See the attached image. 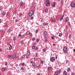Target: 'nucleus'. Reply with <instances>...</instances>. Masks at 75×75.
Returning <instances> with one entry per match:
<instances>
[{"label":"nucleus","instance_id":"nucleus-57","mask_svg":"<svg viewBox=\"0 0 75 75\" xmlns=\"http://www.w3.org/2000/svg\"><path fill=\"white\" fill-rule=\"evenodd\" d=\"M45 42H47V40H45Z\"/></svg>","mask_w":75,"mask_h":75},{"label":"nucleus","instance_id":"nucleus-37","mask_svg":"<svg viewBox=\"0 0 75 75\" xmlns=\"http://www.w3.org/2000/svg\"><path fill=\"white\" fill-rule=\"evenodd\" d=\"M42 51L43 52H45V49H43L42 50Z\"/></svg>","mask_w":75,"mask_h":75},{"label":"nucleus","instance_id":"nucleus-48","mask_svg":"<svg viewBox=\"0 0 75 75\" xmlns=\"http://www.w3.org/2000/svg\"><path fill=\"white\" fill-rule=\"evenodd\" d=\"M74 74H74V73H71V75H74Z\"/></svg>","mask_w":75,"mask_h":75},{"label":"nucleus","instance_id":"nucleus-13","mask_svg":"<svg viewBox=\"0 0 75 75\" xmlns=\"http://www.w3.org/2000/svg\"><path fill=\"white\" fill-rule=\"evenodd\" d=\"M55 75H59L58 74V71H57L55 72Z\"/></svg>","mask_w":75,"mask_h":75},{"label":"nucleus","instance_id":"nucleus-17","mask_svg":"<svg viewBox=\"0 0 75 75\" xmlns=\"http://www.w3.org/2000/svg\"><path fill=\"white\" fill-rule=\"evenodd\" d=\"M48 9H46L45 10V12L47 13H48Z\"/></svg>","mask_w":75,"mask_h":75},{"label":"nucleus","instance_id":"nucleus-31","mask_svg":"<svg viewBox=\"0 0 75 75\" xmlns=\"http://www.w3.org/2000/svg\"><path fill=\"white\" fill-rule=\"evenodd\" d=\"M35 46H33L32 48L33 49H34L35 48Z\"/></svg>","mask_w":75,"mask_h":75},{"label":"nucleus","instance_id":"nucleus-22","mask_svg":"<svg viewBox=\"0 0 75 75\" xmlns=\"http://www.w3.org/2000/svg\"><path fill=\"white\" fill-rule=\"evenodd\" d=\"M25 55L24 54L21 57V59H22V58H24V57H25Z\"/></svg>","mask_w":75,"mask_h":75},{"label":"nucleus","instance_id":"nucleus-55","mask_svg":"<svg viewBox=\"0 0 75 75\" xmlns=\"http://www.w3.org/2000/svg\"><path fill=\"white\" fill-rule=\"evenodd\" d=\"M21 26V24H19V26Z\"/></svg>","mask_w":75,"mask_h":75},{"label":"nucleus","instance_id":"nucleus-4","mask_svg":"<svg viewBox=\"0 0 75 75\" xmlns=\"http://www.w3.org/2000/svg\"><path fill=\"white\" fill-rule=\"evenodd\" d=\"M55 58L53 57H51L50 58V60L52 62H54V61H55Z\"/></svg>","mask_w":75,"mask_h":75},{"label":"nucleus","instance_id":"nucleus-25","mask_svg":"<svg viewBox=\"0 0 75 75\" xmlns=\"http://www.w3.org/2000/svg\"><path fill=\"white\" fill-rule=\"evenodd\" d=\"M8 57H9V58H10L11 57V55H8Z\"/></svg>","mask_w":75,"mask_h":75},{"label":"nucleus","instance_id":"nucleus-14","mask_svg":"<svg viewBox=\"0 0 75 75\" xmlns=\"http://www.w3.org/2000/svg\"><path fill=\"white\" fill-rule=\"evenodd\" d=\"M2 69L3 71H5L6 69V67H3L2 68Z\"/></svg>","mask_w":75,"mask_h":75},{"label":"nucleus","instance_id":"nucleus-52","mask_svg":"<svg viewBox=\"0 0 75 75\" xmlns=\"http://www.w3.org/2000/svg\"><path fill=\"white\" fill-rule=\"evenodd\" d=\"M18 21V19H16V20H15L16 22H17Z\"/></svg>","mask_w":75,"mask_h":75},{"label":"nucleus","instance_id":"nucleus-61","mask_svg":"<svg viewBox=\"0 0 75 75\" xmlns=\"http://www.w3.org/2000/svg\"><path fill=\"white\" fill-rule=\"evenodd\" d=\"M73 52H75V49L73 50Z\"/></svg>","mask_w":75,"mask_h":75},{"label":"nucleus","instance_id":"nucleus-6","mask_svg":"<svg viewBox=\"0 0 75 75\" xmlns=\"http://www.w3.org/2000/svg\"><path fill=\"white\" fill-rule=\"evenodd\" d=\"M9 46L10 47H9V51H11L12 49V46L11 45V44H10Z\"/></svg>","mask_w":75,"mask_h":75},{"label":"nucleus","instance_id":"nucleus-58","mask_svg":"<svg viewBox=\"0 0 75 75\" xmlns=\"http://www.w3.org/2000/svg\"><path fill=\"white\" fill-rule=\"evenodd\" d=\"M8 31H10V29H9L8 30V31H7V33H8Z\"/></svg>","mask_w":75,"mask_h":75},{"label":"nucleus","instance_id":"nucleus-53","mask_svg":"<svg viewBox=\"0 0 75 75\" xmlns=\"http://www.w3.org/2000/svg\"><path fill=\"white\" fill-rule=\"evenodd\" d=\"M21 34H19V37H21Z\"/></svg>","mask_w":75,"mask_h":75},{"label":"nucleus","instance_id":"nucleus-15","mask_svg":"<svg viewBox=\"0 0 75 75\" xmlns=\"http://www.w3.org/2000/svg\"><path fill=\"white\" fill-rule=\"evenodd\" d=\"M23 5V2H21L20 4V6H21Z\"/></svg>","mask_w":75,"mask_h":75},{"label":"nucleus","instance_id":"nucleus-36","mask_svg":"<svg viewBox=\"0 0 75 75\" xmlns=\"http://www.w3.org/2000/svg\"><path fill=\"white\" fill-rule=\"evenodd\" d=\"M21 44H24V42H23V40L21 41Z\"/></svg>","mask_w":75,"mask_h":75},{"label":"nucleus","instance_id":"nucleus-54","mask_svg":"<svg viewBox=\"0 0 75 75\" xmlns=\"http://www.w3.org/2000/svg\"><path fill=\"white\" fill-rule=\"evenodd\" d=\"M41 64H43V61H42V60L41 61Z\"/></svg>","mask_w":75,"mask_h":75},{"label":"nucleus","instance_id":"nucleus-2","mask_svg":"<svg viewBox=\"0 0 75 75\" xmlns=\"http://www.w3.org/2000/svg\"><path fill=\"white\" fill-rule=\"evenodd\" d=\"M68 48L66 47L65 46L63 48V52L65 54H66L67 52V50Z\"/></svg>","mask_w":75,"mask_h":75},{"label":"nucleus","instance_id":"nucleus-23","mask_svg":"<svg viewBox=\"0 0 75 75\" xmlns=\"http://www.w3.org/2000/svg\"><path fill=\"white\" fill-rule=\"evenodd\" d=\"M44 33L45 34V35H47V31H44Z\"/></svg>","mask_w":75,"mask_h":75},{"label":"nucleus","instance_id":"nucleus-8","mask_svg":"<svg viewBox=\"0 0 75 75\" xmlns=\"http://www.w3.org/2000/svg\"><path fill=\"white\" fill-rule=\"evenodd\" d=\"M56 5V2H54L53 4H52V7H55V5Z\"/></svg>","mask_w":75,"mask_h":75},{"label":"nucleus","instance_id":"nucleus-16","mask_svg":"<svg viewBox=\"0 0 75 75\" xmlns=\"http://www.w3.org/2000/svg\"><path fill=\"white\" fill-rule=\"evenodd\" d=\"M19 59V57L18 56H16V60H18Z\"/></svg>","mask_w":75,"mask_h":75},{"label":"nucleus","instance_id":"nucleus-9","mask_svg":"<svg viewBox=\"0 0 75 75\" xmlns=\"http://www.w3.org/2000/svg\"><path fill=\"white\" fill-rule=\"evenodd\" d=\"M52 68L51 67H47V70L48 71H50V69H51Z\"/></svg>","mask_w":75,"mask_h":75},{"label":"nucleus","instance_id":"nucleus-35","mask_svg":"<svg viewBox=\"0 0 75 75\" xmlns=\"http://www.w3.org/2000/svg\"><path fill=\"white\" fill-rule=\"evenodd\" d=\"M61 69H59V73H61Z\"/></svg>","mask_w":75,"mask_h":75},{"label":"nucleus","instance_id":"nucleus-18","mask_svg":"<svg viewBox=\"0 0 75 75\" xmlns=\"http://www.w3.org/2000/svg\"><path fill=\"white\" fill-rule=\"evenodd\" d=\"M64 16H62L61 18L60 19V21H61L62 20H63V18H64Z\"/></svg>","mask_w":75,"mask_h":75},{"label":"nucleus","instance_id":"nucleus-46","mask_svg":"<svg viewBox=\"0 0 75 75\" xmlns=\"http://www.w3.org/2000/svg\"><path fill=\"white\" fill-rule=\"evenodd\" d=\"M33 66H34V65H35V63H33Z\"/></svg>","mask_w":75,"mask_h":75},{"label":"nucleus","instance_id":"nucleus-64","mask_svg":"<svg viewBox=\"0 0 75 75\" xmlns=\"http://www.w3.org/2000/svg\"><path fill=\"white\" fill-rule=\"evenodd\" d=\"M21 70H23V67H21Z\"/></svg>","mask_w":75,"mask_h":75},{"label":"nucleus","instance_id":"nucleus-29","mask_svg":"<svg viewBox=\"0 0 75 75\" xmlns=\"http://www.w3.org/2000/svg\"><path fill=\"white\" fill-rule=\"evenodd\" d=\"M60 3H64V0H61Z\"/></svg>","mask_w":75,"mask_h":75},{"label":"nucleus","instance_id":"nucleus-28","mask_svg":"<svg viewBox=\"0 0 75 75\" xmlns=\"http://www.w3.org/2000/svg\"><path fill=\"white\" fill-rule=\"evenodd\" d=\"M13 39L14 40H16V36L13 37Z\"/></svg>","mask_w":75,"mask_h":75},{"label":"nucleus","instance_id":"nucleus-59","mask_svg":"<svg viewBox=\"0 0 75 75\" xmlns=\"http://www.w3.org/2000/svg\"><path fill=\"white\" fill-rule=\"evenodd\" d=\"M28 55H30V52L27 53Z\"/></svg>","mask_w":75,"mask_h":75},{"label":"nucleus","instance_id":"nucleus-42","mask_svg":"<svg viewBox=\"0 0 75 75\" xmlns=\"http://www.w3.org/2000/svg\"><path fill=\"white\" fill-rule=\"evenodd\" d=\"M29 35L30 36H31V35H32V33H29Z\"/></svg>","mask_w":75,"mask_h":75},{"label":"nucleus","instance_id":"nucleus-24","mask_svg":"<svg viewBox=\"0 0 75 75\" xmlns=\"http://www.w3.org/2000/svg\"><path fill=\"white\" fill-rule=\"evenodd\" d=\"M71 35H72L71 34H70L69 35V38H71Z\"/></svg>","mask_w":75,"mask_h":75},{"label":"nucleus","instance_id":"nucleus-50","mask_svg":"<svg viewBox=\"0 0 75 75\" xmlns=\"http://www.w3.org/2000/svg\"><path fill=\"white\" fill-rule=\"evenodd\" d=\"M0 52H2V50L1 49H0Z\"/></svg>","mask_w":75,"mask_h":75},{"label":"nucleus","instance_id":"nucleus-27","mask_svg":"<svg viewBox=\"0 0 75 75\" xmlns=\"http://www.w3.org/2000/svg\"><path fill=\"white\" fill-rule=\"evenodd\" d=\"M44 38L45 39H47V36L45 35H44Z\"/></svg>","mask_w":75,"mask_h":75},{"label":"nucleus","instance_id":"nucleus-26","mask_svg":"<svg viewBox=\"0 0 75 75\" xmlns=\"http://www.w3.org/2000/svg\"><path fill=\"white\" fill-rule=\"evenodd\" d=\"M62 33H60L59 35V37H61V36H62Z\"/></svg>","mask_w":75,"mask_h":75},{"label":"nucleus","instance_id":"nucleus-11","mask_svg":"<svg viewBox=\"0 0 75 75\" xmlns=\"http://www.w3.org/2000/svg\"><path fill=\"white\" fill-rule=\"evenodd\" d=\"M43 25L45 26L46 25H48V23H44L43 24Z\"/></svg>","mask_w":75,"mask_h":75},{"label":"nucleus","instance_id":"nucleus-44","mask_svg":"<svg viewBox=\"0 0 75 75\" xmlns=\"http://www.w3.org/2000/svg\"><path fill=\"white\" fill-rule=\"evenodd\" d=\"M21 65H22V64L20 63V64H19L20 67H21Z\"/></svg>","mask_w":75,"mask_h":75},{"label":"nucleus","instance_id":"nucleus-21","mask_svg":"<svg viewBox=\"0 0 75 75\" xmlns=\"http://www.w3.org/2000/svg\"><path fill=\"white\" fill-rule=\"evenodd\" d=\"M30 33V31H28L26 33V34L27 35H28V34H29Z\"/></svg>","mask_w":75,"mask_h":75},{"label":"nucleus","instance_id":"nucleus-47","mask_svg":"<svg viewBox=\"0 0 75 75\" xmlns=\"http://www.w3.org/2000/svg\"><path fill=\"white\" fill-rule=\"evenodd\" d=\"M38 30H36V33H38Z\"/></svg>","mask_w":75,"mask_h":75},{"label":"nucleus","instance_id":"nucleus-10","mask_svg":"<svg viewBox=\"0 0 75 75\" xmlns=\"http://www.w3.org/2000/svg\"><path fill=\"white\" fill-rule=\"evenodd\" d=\"M63 75H67V73L66 71H64L63 72Z\"/></svg>","mask_w":75,"mask_h":75},{"label":"nucleus","instance_id":"nucleus-30","mask_svg":"<svg viewBox=\"0 0 75 75\" xmlns=\"http://www.w3.org/2000/svg\"><path fill=\"white\" fill-rule=\"evenodd\" d=\"M24 37V35H22L21 36V38H23Z\"/></svg>","mask_w":75,"mask_h":75},{"label":"nucleus","instance_id":"nucleus-1","mask_svg":"<svg viewBox=\"0 0 75 75\" xmlns=\"http://www.w3.org/2000/svg\"><path fill=\"white\" fill-rule=\"evenodd\" d=\"M34 14V11L31 10L29 11L28 15L30 17H31V16H33Z\"/></svg>","mask_w":75,"mask_h":75},{"label":"nucleus","instance_id":"nucleus-62","mask_svg":"<svg viewBox=\"0 0 75 75\" xmlns=\"http://www.w3.org/2000/svg\"><path fill=\"white\" fill-rule=\"evenodd\" d=\"M66 12H67V11H64V13H66Z\"/></svg>","mask_w":75,"mask_h":75},{"label":"nucleus","instance_id":"nucleus-34","mask_svg":"<svg viewBox=\"0 0 75 75\" xmlns=\"http://www.w3.org/2000/svg\"><path fill=\"white\" fill-rule=\"evenodd\" d=\"M19 16H23V14H22V13H19Z\"/></svg>","mask_w":75,"mask_h":75},{"label":"nucleus","instance_id":"nucleus-3","mask_svg":"<svg viewBox=\"0 0 75 75\" xmlns=\"http://www.w3.org/2000/svg\"><path fill=\"white\" fill-rule=\"evenodd\" d=\"M71 6L73 8H74L75 7V4L73 1H72L71 3Z\"/></svg>","mask_w":75,"mask_h":75},{"label":"nucleus","instance_id":"nucleus-60","mask_svg":"<svg viewBox=\"0 0 75 75\" xmlns=\"http://www.w3.org/2000/svg\"><path fill=\"white\" fill-rule=\"evenodd\" d=\"M51 38H52V39H53L54 38V37H51Z\"/></svg>","mask_w":75,"mask_h":75},{"label":"nucleus","instance_id":"nucleus-40","mask_svg":"<svg viewBox=\"0 0 75 75\" xmlns=\"http://www.w3.org/2000/svg\"><path fill=\"white\" fill-rule=\"evenodd\" d=\"M30 19H31V20H33V17L31 16V17H30Z\"/></svg>","mask_w":75,"mask_h":75},{"label":"nucleus","instance_id":"nucleus-56","mask_svg":"<svg viewBox=\"0 0 75 75\" xmlns=\"http://www.w3.org/2000/svg\"><path fill=\"white\" fill-rule=\"evenodd\" d=\"M37 75H41V74H40L38 73L37 74Z\"/></svg>","mask_w":75,"mask_h":75},{"label":"nucleus","instance_id":"nucleus-5","mask_svg":"<svg viewBox=\"0 0 75 75\" xmlns=\"http://www.w3.org/2000/svg\"><path fill=\"white\" fill-rule=\"evenodd\" d=\"M45 4L47 6V7H48V6H50V1H48V2H47L45 3Z\"/></svg>","mask_w":75,"mask_h":75},{"label":"nucleus","instance_id":"nucleus-12","mask_svg":"<svg viewBox=\"0 0 75 75\" xmlns=\"http://www.w3.org/2000/svg\"><path fill=\"white\" fill-rule=\"evenodd\" d=\"M69 21V18H68V17H67L66 18L65 22H67V21Z\"/></svg>","mask_w":75,"mask_h":75},{"label":"nucleus","instance_id":"nucleus-39","mask_svg":"<svg viewBox=\"0 0 75 75\" xmlns=\"http://www.w3.org/2000/svg\"><path fill=\"white\" fill-rule=\"evenodd\" d=\"M40 41V40L38 39H37V42H39Z\"/></svg>","mask_w":75,"mask_h":75},{"label":"nucleus","instance_id":"nucleus-38","mask_svg":"<svg viewBox=\"0 0 75 75\" xmlns=\"http://www.w3.org/2000/svg\"><path fill=\"white\" fill-rule=\"evenodd\" d=\"M34 67L35 68H37V65H36V64L34 66Z\"/></svg>","mask_w":75,"mask_h":75},{"label":"nucleus","instance_id":"nucleus-51","mask_svg":"<svg viewBox=\"0 0 75 75\" xmlns=\"http://www.w3.org/2000/svg\"><path fill=\"white\" fill-rule=\"evenodd\" d=\"M5 65H7V62H6L5 63Z\"/></svg>","mask_w":75,"mask_h":75},{"label":"nucleus","instance_id":"nucleus-45","mask_svg":"<svg viewBox=\"0 0 75 75\" xmlns=\"http://www.w3.org/2000/svg\"><path fill=\"white\" fill-rule=\"evenodd\" d=\"M68 62H69L68 60L66 62V64H68Z\"/></svg>","mask_w":75,"mask_h":75},{"label":"nucleus","instance_id":"nucleus-7","mask_svg":"<svg viewBox=\"0 0 75 75\" xmlns=\"http://www.w3.org/2000/svg\"><path fill=\"white\" fill-rule=\"evenodd\" d=\"M16 57V54H14L13 55V59H15V58Z\"/></svg>","mask_w":75,"mask_h":75},{"label":"nucleus","instance_id":"nucleus-41","mask_svg":"<svg viewBox=\"0 0 75 75\" xmlns=\"http://www.w3.org/2000/svg\"><path fill=\"white\" fill-rule=\"evenodd\" d=\"M25 65V63H23L22 64V65Z\"/></svg>","mask_w":75,"mask_h":75},{"label":"nucleus","instance_id":"nucleus-63","mask_svg":"<svg viewBox=\"0 0 75 75\" xmlns=\"http://www.w3.org/2000/svg\"><path fill=\"white\" fill-rule=\"evenodd\" d=\"M41 22H42V19H41V20L40 21Z\"/></svg>","mask_w":75,"mask_h":75},{"label":"nucleus","instance_id":"nucleus-32","mask_svg":"<svg viewBox=\"0 0 75 75\" xmlns=\"http://www.w3.org/2000/svg\"><path fill=\"white\" fill-rule=\"evenodd\" d=\"M70 68H68L67 69V71L69 72V71H70Z\"/></svg>","mask_w":75,"mask_h":75},{"label":"nucleus","instance_id":"nucleus-43","mask_svg":"<svg viewBox=\"0 0 75 75\" xmlns=\"http://www.w3.org/2000/svg\"><path fill=\"white\" fill-rule=\"evenodd\" d=\"M34 40H35V38H33L32 39V41H34Z\"/></svg>","mask_w":75,"mask_h":75},{"label":"nucleus","instance_id":"nucleus-19","mask_svg":"<svg viewBox=\"0 0 75 75\" xmlns=\"http://www.w3.org/2000/svg\"><path fill=\"white\" fill-rule=\"evenodd\" d=\"M3 7L2 6H0V10L1 11V10H3Z\"/></svg>","mask_w":75,"mask_h":75},{"label":"nucleus","instance_id":"nucleus-20","mask_svg":"<svg viewBox=\"0 0 75 75\" xmlns=\"http://www.w3.org/2000/svg\"><path fill=\"white\" fill-rule=\"evenodd\" d=\"M5 15H6V13L4 12H3L2 13V15L3 16H5Z\"/></svg>","mask_w":75,"mask_h":75},{"label":"nucleus","instance_id":"nucleus-49","mask_svg":"<svg viewBox=\"0 0 75 75\" xmlns=\"http://www.w3.org/2000/svg\"><path fill=\"white\" fill-rule=\"evenodd\" d=\"M57 55L55 57V59H57Z\"/></svg>","mask_w":75,"mask_h":75},{"label":"nucleus","instance_id":"nucleus-33","mask_svg":"<svg viewBox=\"0 0 75 75\" xmlns=\"http://www.w3.org/2000/svg\"><path fill=\"white\" fill-rule=\"evenodd\" d=\"M38 53H36L35 55V57H38Z\"/></svg>","mask_w":75,"mask_h":75}]
</instances>
